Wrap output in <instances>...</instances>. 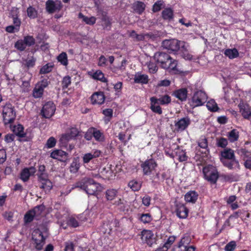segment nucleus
Segmentation results:
<instances>
[{"instance_id":"nucleus-52","label":"nucleus","mask_w":251,"mask_h":251,"mask_svg":"<svg viewBox=\"0 0 251 251\" xmlns=\"http://www.w3.org/2000/svg\"><path fill=\"white\" fill-rule=\"evenodd\" d=\"M234 216L230 215L229 218L225 222L223 227L224 228L227 227H233V224L234 223Z\"/></svg>"},{"instance_id":"nucleus-19","label":"nucleus","mask_w":251,"mask_h":251,"mask_svg":"<svg viewBox=\"0 0 251 251\" xmlns=\"http://www.w3.org/2000/svg\"><path fill=\"white\" fill-rule=\"evenodd\" d=\"M222 163L224 166L230 170H238L240 169L239 162L235 158L229 160L224 159Z\"/></svg>"},{"instance_id":"nucleus-8","label":"nucleus","mask_w":251,"mask_h":251,"mask_svg":"<svg viewBox=\"0 0 251 251\" xmlns=\"http://www.w3.org/2000/svg\"><path fill=\"white\" fill-rule=\"evenodd\" d=\"M32 239L34 241L35 248L38 250H41L45 244V238L43 232L39 228L33 231Z\"/></svg>"},{"instance_id":"nucleus-45","label":"nucleus","mask_w":251,"mask_h":251,"mask_svg":"<svg viewBox=\"0 0 251 251\" xmlns=\"http://www.w3.org/2000/svg\"><path fill=\"white\" fill-rule=\"evenodd\" d=\"M72 139L73 138L67 133L62 135L59 140L61 146L66 147L68 142Z\"/></svg>"},{"instance_id":"nucleus-42","label":"nucleus","mask_w":251,"mask_h":251,"mask_svg":"<svg viewBox=\"0 0 251 251\" xmlns=\"http://www.w3.org/2000/svg\"><path fill=\"white\" fill-rule=\"evenodd\" d=\"M207 109L212 112H216L219 109L217 104L214 100H210L206 103Z\"/></svg>"},{"instance_id":"nucleus-13","label":"nucleus","mask_w":251,"mask_h":251,"mask_svg":"<svg viewBox=\"0 0 251 251\" xmlns=\"http://www.w3.org/2000/svg\"><path fill=\"white\" fill-rule=\"evenodd\" d=\"M99 177L104 179H112L115 175L110 166H101L99 169Z\"/></svg>"},{"instance_id":"nucleus-7","label":"nucleus","mask_w":251,"mask_h":251,"mask_svg":"<svg viewBox=\"0 0 251 251\" xmlns=\"http://www.w3.org/2000/svg\"><path fill=\"white\" fill-rule=\"evenodd\" d=\"M35 43V40L32 36H26L23 39L18 40L14 45V47L18 50L24 51L27 46L30 47Z\"/></svg>"},{"instance_id":"nucleus-24","label":"nucleus","mask_w":251,"mask_h":251,"mask_svg":"<svg viewBox=\"0 0 251 251\" xmlns=\"http://www.w3.org/2000/svg\"><path fill=\"white\" fill-rule=\"evenodd\" d=\"M188 210L183 204H178L176 206V214L178 217L181 219H185L188 216Z\"/></svg>"},{"instance_id":"nucleus-9","label":"nucleus","mask_w":251,"mask_h":251,"mask_svg":"<svg viewBox=\"0 0 251 251\" xmlns=\"http://www.w3.org/2000/svg\"><path fill=\"white\" fill-rule=\"evenodd\" d=\"M141 166L143 169L144 175L149 176L155 170L157 166V164L154 159H149L141 164Z\"/></svg>"},{"instance_id":"nucleus-38","label":"nucleus","mask_w":251,"mask_h":251,"mask_svg":"<svg viewBox=\"0 0 251 251\" xmlns=\"http://www.w3.org/2000/svg\"><path fill=\"white\" fill-rule=\"evenodd\" d=\"M12 129L16 135L21 137H25V133L24 131V127L21 125L14 126Z\"/></svg>"},{"instance_id":"nucleus-53","label":"nucleus","mask_w":251,"mask_h":251,"mask_svg":"<svg viewBox=\"0 0 251 251\" xmlns=\"http://www.w3.org/2000/svg\"><path fill=\"white\" fill-rule=\"evenodd\" d=\"M27 16L32 19L35 18L37 16V13L35 8L32 7H29L27 9Z\"/></svg>"},{"instance_id":"nucleus-1","label":"nucleus","mask_w":251,"mask_h":251,"mask_svg":"<svg viewBox=\"0 0 251 251\" xmlns=\"http://www.w3.org/2000/svg\"><path fill=\"white\" fill-rule=\"evenodd\" d=\"M76 187L84 190L88 195H94L101 190L100 185L93 179L85 177L76 183Z\"/></svg>"},{"instance_id":"nucleus-32","label":"nucleus","mask_w":251,"mask_h":251,"mask_svg":"<svg viewBox=\"0 0 251 251\" xmlns=\"http://www.w3.org/2000/svg\"><path fill=\"white\" fill-rule=\"evenodd\" d=\"M93 137L96 141L99 142H102L105 140L103 133L95 127H93Z\"/></svg>"},{"instance_id":"nucleus-10","label":"nucleus","mask_w":251,"mask_h":251,"mask_svg":"<svg viewBox=\"0 0 251 251\" xmlns=\"http://www.w3.org/2000/svg\"><path fill=\"white\" fill-rule=\"evenodd\" d=\"M49 85V81L47 79H44L39 82L35 85L32 93L33 97L35 98H41L44 92V90Z\"/></svg>"},{"instance_id":"nucleus-17","label":"nucleus","mask_w":251,"mask_h":251,"mask_svg":"<svg viewBox=\"0 0 251 251\" xmlns=\"http://www.w3.org/2000/svg\"><path fill=\"white\" fill-rule=\"evenodd\" d=\"M238 106L242 116L245 119H249L251 117V108L249 104L241 102L239 104Z\"/></svg>"},{"instance_id":"nucleus-58","label":"nucleus","mask_w":251,"mask_h":251,"mask_svg":"<svg viewBox=\"0 0 251 251\" xmlns=\"http://www.w3.org/2000/svg\"><path fill=\"white\" fill-rule=\"evenodd\" d=\"M190 242V239L189 237H184L182 238L181 240L180 241L178 245H180V247H184V246H185V247L187 248L188 247V245Z\"/></svg>"},{"instance_id":"nucleus-56","label":"nucleus","mask_w":251,"mask_h":251,"mask_svg":"<svg viewBox=\"0 0 251 251\" xmlns=\"http://www.w3.org/2000/svg\"><path fill=\"white\" fill-rule=\"evenodd\" d=\"M236 247V243L235 241H232L226 245L225 247V251H233Z\"/></svg>"},{"instance_id":"nucleus-43","label":"nucleus","mask_w":251,"mask_h":251,"mask_svg":"<svg viewBox=\"0 0 251 251\" xmlns=\"http://www.w3.org/2000/svg\"><path fill=\"white\" fill-rule=\"evenodd\" d=\"M118 195V191L116 189H111L107 190L106 192V197L107 200H114Z\"/></svg>"},{"instance_id":"nucleus-49","label":"nucleus","mask_w":251,"mask_h":251,"mask_svg":"<svg viewBox=\"0 0 251 251\" xmlns=\"http://www.w3.org/2000/svg\"><path fill=\"white\" fill-rule=\"evenodd\" d=\"M52 65L50 64H47L43 66L40 70V73L45 74L50 72L52 69Z\"/></svg>"},{"instance_id":"nucleus-11","label":"nucleus","mask_w":251,"mask_h":251,"mask_svg":"<svg viewBox=\"0 0 251 251\" xmlns=\"http://www.w3.org/2000/svg\"><path fill=\"white\" fill-rule=\"evenodd\" d=\"M154 58L157 63L160 64L161 67L164 69L167 67V64L169 62L171 57L167 53L158 52L154 54Z\"/></svg>"},{"instance_id":"nucleus-36","label":"nucleus","mask_w":251,"mask_h":251,"mask_svg":"<svg viewBox=\"0 0 251 251\" xmlns=\"http://www.w3.org/2000/svg\"><path fill=\"white\" fill-rule=\"evenodd\" d=\"M132 8L136 13L140 14L144 11L145 5L142 2L136 1L133 4Z\"/></svg>"},{"instance_id":"nucleus-41","label":"nucleus","mask_w":251,"mask_h":251,"mask_svg":"<svg viewBox=\"0 0 251 251\" xmlns=\"http://www.w3.org/2000/svg\"><path fill=\"white\" fill-rule=\"evenodd\" d=\"M102 114L104 115V121L107 124L113 116V110L111 108L105 109L102 111Z\"/></svg>"},{"instance_id":"nucleus-25","label":"nucleus","mask_w":251,"mask_h":251,"mask_svg":"<svg viewBox=\"0 0 251 251\" xmlns=\"http://www.w3.org/2000/svg\"><path fill=\"white\" fill-rule=\"evenodd\" d=\"M38 180L41 184V188L45 191H49L52 188V183L49 179V176L38 179Z\"/></svg>"},{"instance_id":"nucleus-20","label":"nucleus","mask_w":251,"mask_h":251,"mask_svg":"<svg viewBox=\"0 0 251 251\" xmlns=\"http://www.w3.org/2000/svg\"><path fill=\"white\" fill-rule=\"evenodd\" d=\"M36 169L33 167L25 168L21 173V179L24 182L27 181L29 177L34 174Z\"/></svg>"},{"instance_id":"nucleus-63","label":"nucleus","mask_w":251,"mask_h":251,"mask_svg":"<svg viewBox=\"0 0 251 251\" xmlns=\"http://www.w3.org/2000/svg\"><path fill=\"white\" fill-rule=\"evenodd\" d=\"M175 237L174 236H170L167 241L165 243V244L163 245L164 247H166L168 249L170 247L171 245L175 241Z\"/></svg>"},{"instance_id":"nucleus-35","label":"nucleus","mask_w":251,"mask_h":251,"mask_svg":"<svg viewBox=\"0 0 251 251\" xmlns=\"http://www.w3.org/2000/svg\"><path fill=\"white\" fill-rule=\"evenodd\" d=\"M18 10L17 9H13L11 13V17L13 18V23L14 26L19 30L21 25V22L20 19L18 18Z\"/></svg>"},{"instance_id":"nucleus-27","label":"nucleus","mask_w":251,"mask_h":251,"mask_svg":"<svg viewBox=\"0 0 251 251\" xmlns=\"http://www.w3.org/2000/svg\"><path fill=\"white\" fill-rule=\"evenodd\" d=\"M242 156L245 161L244 165L246 168L251 169V152L243 150Z\"/></svg>"},{"instance_id":"nucleus-44","label":"nucleus","mask_w":251,"mask_h":251,"mask_svg":"<svg viewBox=\"0 0 251 251\" xmlns=\"http://www.w3.org/2000/svg\"><path fill=\"white\" fill-rule=\"evenodd\" d=\"M37 176L38 179L49 176L48 173L46 172V167L44 165H40L38 166Z\"/></svg>"},{"instance_id":"nucleus-15","label":"nucleus","mask_w":251,"mask_h":251,"mask_svg":"<svg viewBox=\"0 0 251 251\" xmlns=\"http://www.w3.org/2000/svg\"><path fill=\"white\" fill-rule=\"evenodd\" d=\"M47 11L50 13H52L56 11L60 10L62 7L60 1L54 2L51 0H48L46 3Z\"/></svg>"},{"instance_id":"nucleus-55","label":"nucleus","mask_w":251,"mask_h":251,"mask_svg":"<svg viewBox=\"0 0 251 251\" xmlns=\"http://www.w3.org/2000/svg\"><path fill=\"white\" fill-rule=\"evenodd\" d=\"M147 66L150 73L154 74L157 71L158 67L155 63L150 62L147 64Z\"/></svg>"},{"instance_id":"nucleus-51","label":"nucleus","mask_w":251,"mask_h":251,"mask_svg":"<svg viewBox=\"0 0 251 251\" xmlns=\"http://www.w3.org/2000/svg\"><path fill=\"white\" fill-rule=\"evenodd\" d=\"M199 147L202 149H206L208 146L207 139L204 136H201L198 141Z\"/></svg>"},{"instance_id":"nucleus-64","label":"nucleus","mask_w":251,"mask_h":251,"mask_svg":"<svg viewBox=\"0 0 251 251\" xmlns=\"http://www.w3.org/2000/svg\"><path fill=\"white\" fill-rule=\"evenodd\" d=\"M68 224L74 227H76L78 226V222L73 217H71L68 221Z\"/></svg>"},{"instance_id":"nucleus-30","label":"nucleus","mask_w":251,"mask_h":251,"mask_svg":"<svg viewBox=\"0 0 251 251\" xmlns=\"http://www.w3.org/2000/svg\"><path fill=\"white\" fill-rule=\"evenodd\" d=\"M235 158L234 151L231 149H225L221 152V160L222 162L224 159L229 160Z\"/></svg>"},{"instance_id":"nucleus-37","label":"nucleus","mask_w":251,"mask_h":251,"mask_svg":"<svg viewBox=\"0 0 251 251\" xmlns=\"http://www.w3.org/2000/svg\"><path fill=\"white\" fill-rule=\"evenodd\" d=\"M198 199V194L195 191H190L185 195V200L189 202L194 203Z\"/></svg>"},{"instance_id":"nucleus-59","label":"nucleus","mask_w":251,"mask_h":251,"mask_svg":"<svg viewBox=\"0 0 251 251\" xmlns=\"http://www.w3.org/2000/svg\"><path fill=\"white\" fill-rule=\"evenodd\" d=\"M56 141L53 137H50L47 141L46 146L50 149L54 147L56 145Z\"/></svg>"},{"instance_id":"nucleus-61","label":"nucleus","mask_w":251,"mask_h":251,"mask_svg":"<svg viewBox=\"0 0 251 251\" xmlns=\"http://www.w3.org/2000/svg\"><path fill=\"white\" fill-rule=\"evenodd\" d=\"M163 4L162 0H158L153 5L152 11L154 12H158L160 10Z\"/></svg>"},{"instance_id":"nucleus-62","label":"nucleus","mask_w":251,"mask_h":251,"mask_svg":"<svg viewBox=\"0 0 251 251\" xmlns=\"http://www.w3.org/2000/svg\"><path fill=\"white\" fill-rule=\"evenodd\" d=\"M35 61L36 59L33 56L27 58L25 60L26 67L28 68L33 67L35 65Z\"/></svg>"},{"instance_id":"nucleus-34","label":"nucleus","mask_w":251,"mask_h":251,"mask_svg":"<svg viewBox=\"0 0 251 251\" xmlns=\"http://www.w3.org/2000/svg\"><path fill=\"white\" fill-rule=\"evenodd\" d=\"M79 19H82V21L89 25H93L96 23V18L94 16L88 17L84 16L81 13H79L78 16Z\"/></svg>"},{"instance_id":"nucleus-54","label":"nucleus","mask_w":251,"mask_h":251,"mask_svg":"<svg viewBox=\"0 0 251 251\" xmlns=\"http://www.w3.org/2000/svg\"><path fill=\"white\" fill-rule=\"evenodd\" d=\"M79 168V164L76 161H74L72 162L70 171L72 173H76Z\"/></svg>"},{"instance_id":"nucleus-23","label":"nucleus","mask_w":251,"mask_h":251,"mask_svg":"<svg viewBox=\"0 0 251 251\" xmlns=\"http://www.w3.org/2000/svg\"><path fill=\"white\" fill-rule=\"evenodd\" d=\"M167 65V67L164 69L168 70L170 73L175 74H178L180 73V71L177 68V61L176 60L171 58Z\"/></svg>"},{"instance_id":"nucleus-12","label":"nucleus","mask_w":251,"mask_h":251,"mask_svg":"<svg viewBox=\"0 0 251 251\" xmlns=\"http://www.w3.org/2000/svg\"><path fill=\"white\" fill-rule=\"evenodd\" d=\"M141 240L143 242L146 243L151 247L155 243V238L153 232L150 230H144L141 232Z\"/></svg>"},{"instance_id":"nucleus-33","label":"nucleus","mask_w":251,"mask_h":251,"mask_svg":"<svg viewBox=\"0 0 251 251\" xmlns=\"http://www.w3.org/2000/svg\"><path fill=\"white\" fill-rule=\"evenodd\" d=\"M162 17L165 20L171 21L174 18V11L171 8H166L162 12Z\"/></svg>"},{"instance_id":"nucleus-14","label":"nucleus","mask_w":251,"mask_h":251,"mask_svg":"<svg viewBox=\"0 0 251 251\" xmlns=\"http://www.w3.org/2000/svg\"><path fill=\"white\" fill-rule=\"evenodd\" d=\"M55 106L51 101H49L45 104L41 111L42 115L46 118H50L54 113Z\"/></svg>"},{"instance_id":"nucleus-18","label":"nucleus","mask_w":251,"mask_h":251,"mask_svg":"<svg viewBox=\"0 0 251 251\" xmlns=\"http://www.w3.org/2000/svg\"><path fill=\"white\" fill-rule=\"evenodd\" d=\"M104 100L105 96L102 92H95L91 97V101L93 104H101Z\"/></svg>"},{"instance_id":"nucleus-29","label":"nucleus","mask_w":251,"mask_h":251,"mask_svg":"<svg viewBox=\"0 0 251 251\" xmlns=\"http://www.w3.org/2000/svg\"><path fill=\"white\" fill-rule=\"evenodd\" d=\"M89 74L94 79L102 82H107V79L105 77L104 74L100 70H97L94 73L89 72Z\"/></svg>"},{"instance_id":"nucleus-47","label":"nucleus","mask_w":251,"mask_h":251,"mask_svg":"<svg viewBox=\"0 0 251 251\" xmlns=\"http://www.w3.org/2000/svg\"><path fill=\"white\" fill-rule=\"evenodd\" d=\"M57 60L64 66L68 65L67 55L66 52H63L60 53L57 57Z\"/></svg>"},{"instance_id":"nucleus-21","label":"nucleus","mask_w":251,"mask_h":251,"mask_svg":"<svg viewBox=\"0 0 251 251\" xmlns=\"http://www.w3.org/2000/svg\"><path fill=\"white\" fill-rule=\"evenodd\" d=\"M101 152L99 150H92L91 152L85 153L83 156V162L84 163H88L93 158L98 157L100 156Z\"/></svg>"},{"instance_id":"nucleus-40","label":"nucleus","mask_w":251,"mask_h":251,"mask_svg":"<svg viewBox=\"0 0 251 251\" xmlns=\"http://www.w3.org/2000/svg\"><path fill=\"white\" fill-rule=\"evenodd\" d=\"M227 136L231 142H234L239 138V132L236 129H233L228 132Z\"/></svg>"},{"instance_id":"nucleus-3","label":"nucleus","mask_w":251,"mask_h":251,"mask_svg":"<svg viewBox=\"0 0 251 251\" xmlns=\"http://www.w3.org/2000/svg\"><path fill=\"white\" fill-rule=\"evenodd\" d=\"M203 174L205 180L211 184H215L219 178V173L216 168L208 165L203 167Z\"/></svg>"},{"instance_id":"nucleus-48","label":"nucleus","mask_w":251,"mask_h":251,"mask_svg":"<svg viewBox=\"0 0 251 251\" xmlns=\"http://www.w3.org/2000/svg\"><path fill=\"white\" fill-rule=\"evenodd\" d=\"M128 186L134 191H138L141 187L140 182L136 180H131L128 183Z\"/></svg>"},{"instance_id":"nucleus-2","label":"nucleus","mask_w":251,"mask_h":251,"mask_svg":"<svg viewBox=\"0 0 251 251\" xmlns=\"http://www.w3.org/2000/svg\"><path fill=\"white\" fill-rule=\"evenodd\" d=\"M162 46L164 48L172 51H177L179 50L183 51L186 49L185 42L175 39L164 40Z\"/></svg>"},{"instance_id":"nucleus-5","label":"nucleus","mask_w":251,"mask_h":251,"mask_svg":"<svg viewBox=\"0 0 251 251\" xmlns=\"http://www.w3.org/2000/svg\"><path fill=\"white\" fill-rule=\"evenodd\" d=\"M45 210L43 205H39L35 207L32 210L26 213L24 216V221L25 223L32 222L34 219H38L39 216Z\"/></svg>"},{"instance_id":"nucleus-31","label":"nucleus","mask_w":251,"mask_h":251,"mask_svg":"<svg viewBox=\"0 0 251 251\" xmlns=\"http://www.w3.org/2000/svg\"><path fill=\"white\" fill-rule=\"evenodd\" d=\"M134 81L137 83L147 84L149 81L148 76L147 75L137 73L135 75Z\"/></svg>"},{"instance_id":"nucleus-60","label":"nucleus","mask_w":251,"mask_h":251,"mask_svg":"<svg viewBox=\"0 0 251 251\" xmlns=\"http://www.w3.org/2000/svg\"><path fill=\"white\" fill-rule=\"evenodd\" d=\"M140 220L143 223L146 224L150 223L151 221L152 218L150 214L147 213L142 214L140 217Z\"/></svg>"},{"instance_id":"nucleus-22","label":"nucleus","mask_w":251,"mask_h":251,"mask_svg":"<svg viewBox=\"0 0 251 251\" xmlns=\"http://www.w3.org/2000/svg\"><path fill=\"white\" fill-rule=\"evenodd\" d=\"M190 124V119L188 117H185L178 120L175 124V126L178 131H183L185 130Z\"/></svg>"},{"instance_id":"nucleus-39","label":"nucleus","mask_w":251,"mask_h":251,"mask_svg":"<svg viewBox=\"0 0 251 251\" xmlns=\"http://www.w3.org/2000/svg\"><path fill=\"white\" fill-rule=\"evenodd\" d=\"M224 54L230 59H233L237 57L239 53L237 49H226L225 50Z\"/></svg>"},{"instance_id":"nucleus-46","label":"nucleus","mask_w":251,"mask_h":251,"mask_svg":"<svg viewBox=\"0 0 251 251\" xmlns=\"http://www.w3.org/2000/svg\"><path fill=\"white\" fill-rule=\"evenodd\" d=\"M171 99L168 95H165L162 96L159 98H157L156 101L160 104H167L171 102Z\"/></svg>"},{"instance_id":"nucleus-4","label":"nucleus","mask_w":251,"mask_h":251,"mask_svg":"<svg viewBox=\"0 0 251 251\" xmlns=\"http://www.w3.org/2000/svg\"><path fill=\"white\" fill-rule=\"evenodd\" d=\"M2 115L5 125L12 123L16 118V111L14 106L10 104H6L2 108Z\"/></svg>"},{"instance_id":"nucleus-50","label":"nucleus","mask_w":251,"mask_h":251,"mask_svg":"<svg viewBox=\"0 0 251 251\" xmlns=\"http://www.w3.org/2000/svg\"><path fill=\"white\" fill-rule=\"evenodd\" d=\"M71 83V78L69 76L63 77L62 81V87L63 89H66Z\"/></svg>"},{"instance_id":"nucleus-28","label":"nucleus","mask_w":251,"mask_h":251,"mask_svg":"<svg viewBox=\"0 0 251 251\" xmlns=\"http://www.w3.org/2000/svg\"><path fill=\"white\" fill-rule=\"evenodd\" d=\"M187 90L186 88H181L175 91L174 95L181 101H184L187 97Z\"/></svg>"},{"instance_id":"nucleus-6","label":"nucleus","mask_w":251,"mask_h":251,"mask_svg":"<svg viewBox=\"0 0 251 251\" xmlns=\"http://www.w3.org/2000/svg\"><path fill=\"white\" fill-rule=\"evenodd\" d=\"M207 96L206 94L202 90L196 91L191 100V105L193 107H197L202 105L207 100Z\"/></svg>"},{"instance_id":"nucleus-16","label":"nucleus","mask_w":251,"mask_h":251,"mask_svg":"<svg viewBox=\"0 0 251 251\" xmlns=\"http://www.w3.org/2000/svg\"><path fill=\"white\" fill-rule=\"evenodd\" d=\"M50 157L60 161L65 162L67 160L68 153L61 150H55L51 152Z\"/></svg>"},{"instance_id":"nucleus-26","label":"nucleus","mask_w":251,"mask_h":251,"mask_svg":"<svg viewBox=\"0 0 251 251\" xmlns=\"http://www.w3.org/2000/svg\"><path fill=\"white\" fill-rule=\"evenodd\" d=\"M151 100V109L154 113L158 114L162 113V110L161 107L159 105V103L156 101L157 98L153 97L150 98Z\"/></svg>"},{"instance_id":"nucleus-57","label":"nucleus","mask_w":251,"mask_h":251,"mask_svg":"<svg viewBox=\"0 0 251 251\" xmlns=\"http://www.w3.org/2000/svg\"><path fill=\"white\" fill-rule=\"evenodd\" d=\"M227 145L226 139L221 137L217 139V145L219 147L225 148Z\"/></svg>"}]
</instances>
